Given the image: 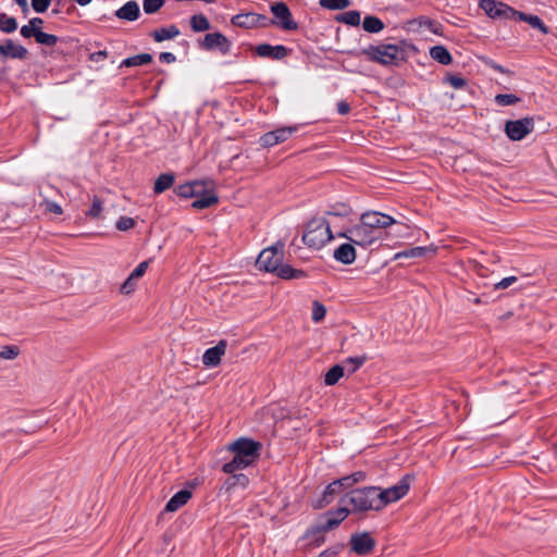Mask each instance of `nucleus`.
Wrapping results in <instances>:
<instances>
[{
	"instance_id": "obj_1",
	"label": "nucleus",
	"mask_w": 557,
	"mask_h": 557,
	"mask_svg": "<svg viewBox=\"0 0 557 557\" xmlns=\"http://www.w3.org/2000/svg\"><path fill=\"white\" fill-rule=\"evenodd\" d=\"M283 261V245L278 248L272 246L263 249L257 259V267L259 270L275 273L278 277L284 280L301 278L306 276L302 270L293 269L288 264H282Z\"/></svg>"
},
{
	"instance_id": "obj_2",
	"label": "nucleus",
	"mask_w": 557,
	"mask_h": 557,
	"mask_svg": "<svg viewBox=\"0 0 557 557\" xmlns=\"http://www.w3.org/2000/svg\"><path fill=\"white\" fill-rule=\"evenodd\" d=\"M342 502H346L351 506V508H349L351 513L380 511L385 508V503L382 502L379 495V486H366L351 490L345 495Z\"/></svg>"
},
{
	"instance_id": "obj_3",
	"label": "nucleus",
	"mask_w": 557,
	"mask_h": 557,
	"mask_svg": "<svg viewBox=\"0 0 557 557\" xmlns=\"http://www.w3.org/2000/svg\"><path fill=\"white\" fill-rule=\"evenodd\" d=\"M331 226V220H326L324 218L311 219L307 224L305 234L302 235L304 243L311 248H322L336 236L333 235Z\"/></svg>"
},
{
	"instance_id": "obj_4",
	"label": "nucleus",
	"mask_w": 557,
	"mask_h": 557,
	"mask_svg": "<svg viewBox=\"0 0 557 557\" xmlns=\"http://www.w3.org/2000/svg\"><path fill=\"white\" fill-rule=\"evenodd\" d=\"M370 60L382 65H398L405 61V50L392 44L370 46L362 51Z\"/></svg>"
},
{
	"instance_id": "obj_5",
	"label": "nucleus",
	"mask_w": 557,
	"mask_h": 557,
	"mask_svg": "<svg viewBox=\"0 0 557 557\" xmlns=\"http://www.w3.org/2000/svg\"><path fill=\"white\" fill-rule=\"evenodd\" d=\"M337 237L346 238L355 245L366 247L372 245L374 242L380 239L376 231L371 228L364 220L360 216V221L355 226H351L345 231L338 232Z\"/></svg>"
},
{
	"instance_id": "obj_6",
	"label": "nucleus",
	"mask_w": 557,
	"mask_h": 557,
	"mask_svg": "<svg viewBox=\"0 0 557 557\" xmlns=\"http://www.w3.org/2000/svg\"><path fill=\"white\" fill-rule=\"evenodd\" d=\"M227 450L247 460L251 466L256 465L261 456L262 443L249 437H238L227 445Z\"/></svg>"
},
{
	"instance_id": "obj_7",
	"label": "nucleus",
	"mask_w": 557,
	"mask_h": 557,
	"mask_svg": "<svg viewBox=\"0 0 557 557\" xmlns=\"http://www.w3.org/2000/svg\"><path fill=\"white\" fill-rule=\"evenodd\" d=\"M270 10L274 15L271 24L284 29V30H296L298 29V23L293 18L292 12L284 2H275L271 4Z\"/></svg>"
},
{
	"instance_id": "obj_8",
	"label": "nucleus",
	"mask_w": 557,
	"mask_h": 557,
	"mask_svg": "<svg viewBox=\"0 0 557 557\" xmlns=\"http://www.w3.org/2000/svg\"><path fill=\"white\" fill-rule=\"evenodd\" d=\"M534 129V122L530 117L507 121L505 133L511 140H521Z\"/></svg>"
},
{
	"instance_id": "obj_9",
	"label": "nucleus",
	"mask_w": 557,
	"mask_h": 557,
	"mask_svg": "<svg viewBox=\"0 0 557 557\" xmlns=\"http://www.w3.org/2000/svg\"><path fill=\"white\" fill-rule=\"evenodd\" d=\"M410 487V478L408 475H405L401 478V480L387 488H381L379 487V495L382 498V502L385 503V507L394 502L399 500L403 498L409 491Z\"/></svg>"
},
{
	"instance_id": "obj_10",
	"label": "nucleus",
	"mask_w": 557,
	"mask_h": 557,
	"mask_svg": "<svg viewBox=\"0 0 557 557\" xmlns=\"http://www.w3.org/2000/svg\"><path fill=\"white\" fill-rule=\"evenodd\" d=\"M480 8L486 13V15L493 18H511L517 14V11L509 5L495 0H481Z\"/></svg>"
},
{
	"instance_id": "obj_11",
	"label": "nucleus",
	"mask_w": 557,
	"mask_h": 557,
	"mask_svg": "<svg viewBox=\"0 0 557 557\" xmlns=\"http://www.w3.org/2000/svg\"><path fill=\"white\" fill-rule=\"evenodd\" d=\"M351 550L359 555L366 556L372 553L375 547V541L369 532L355 533L349 541Z\"/></svg>"
},
{
	"instance_id": "obj_12",
	"label": "nucleus",
	"mask_w": 557,
	"mask_h": 557,
	"mask_svg": "<svg viewBox=\"0 0 557 557\" xmlns=\"http://www.w3.org/2000/svg\"><path fill=\"white\" fill-rule=\"evenodd\" d=\"M362 220L381 237V231L396 223V220L387 214L369 211L361 214Z\"/></svg>"
},
{
	"instance_id": "obj_13",
	"label": "nucleus",
	"mask_w": 557,
	"mask_h": 557,
	"mask_svg": "<svg viewBox=\"0 0 557 557\" xmlns=\"http://www.w3.org/2000/svg\"><path fill=\"white\" fill-rule=\"evenodd\" d=\"M211 188L213 186L212 181H195L182 184L175 188V193L183 198H190L195 196H200V194L206 189V187Z\"/></svg>"
},
{
	"instance_id": "obj_14",
	"label": "nucleus",
	"mask_w": 557,
	"mask_h": 557,
	"mask_svg": "<svg viewBox=\"0 0 557 557\" xmlns=\"http://www.w3.org/2000/svg\"><path fill=\"white\" fill-rule=\"evenodd\" d=\"M206 50L220 49L223 53L230 51L231 44L228 39L221 33L207 34L201 44Z\"/></svg>"
},
{
	"instance_id": "obj_15",
	"label": "nucleus",
	"mask_w": 557,
	"mask_h": 557,
	"mask_svg": "<svg viewBox=\"0 0 557 557\" xmlns=\"http://www.w3.org/2000/svg\"><path fill=\"white\" fill-rule=\"evenodd\" d=\"M148 261L140 262L121 285L120 292L124 295L132 294L136 288V282L146 273L148 269Z\"/></svg>"
},
{
	"instance_id": "obj_16",
	"label": "nucleus",
	"mask_w": 557,
	"mask_h": 557,
	"mask_svg": "<svg viewBox=\"0 0 557 557\" xmlns=\"http://www.w3.org/2000/svg\"><path fill=\"white\" fill-rule=\"evenodd\" d=\"M256 53L261 58L282 60L288 54V49L283 45L271 46L269 44H261L256 47Z\"/></svg>"
},
{
	"instance_id": "obj_17",
	"label": "nucleus",
	"mask_w": 557,
	"mask_h": 557,
	"mask_svg": "<svg viewBox=\"0 0 557 557\" xmlns=\"http://www.w3.org/2000/svg\"><path fill=\"white\" fill-rule=\"evenodd\" d=\"M226 351V342L220 341L214 347L207 349L202 356V362L206 367H216L221 362L222 356Z\"/></svg>"
},
{
	"instance_id": "obj_18",
	"label": "nucleus",
	"mask_w": 557,
	"mask_h": 557,
	"mask_svg": "<svg viewBox=\"0 0 557 557\" xmlns=\"http://www.w3.org/2000/svg\"><path fill=\"white\" fill-rule=\"evenodd\" d=\"M27 55V50L21 45L14 44L11 39H7L0 45V60L2 58H12L23 60Z\"/></svg>"
},
{
	"instance_id": "obj_19",
	"label": "nucleus",
	"mask_w": 557,
	"mask_h": 557,
	"mask_svg": "<svg viewBox=\"0 0 557 557\" xmlns=\"http://www.w3.org/2000/svg\"><path fill=\"white\" fill-rule=\"evenodd\" d=\"M265 20V16L257 13H240L232 17V24L243 28H252Z\"/></svg>"
},
{
	"instance_id": "obj_20",
	"label": "nucleus",
	"mask_w": 557,
	"mask_h": 557,
	"mask_svg": "<svg viewBox=\"0 0 557 557\" xmlns=\"http://www.w3.org/2000/svg\"><path fill=\"white\" fill-rule=\"evenodd\" d=\"M354 243H345L334 250V258L343 264H351L357 257Z\"/></svg>"
},
{
	"instance_id": "obj_21",
	"label": "nucleus",
	"mask_w": 557,
	"mask_h": 557,
	"mask_svg": "<svg viewBox=\"0 0 557 557\" xmlns=\"http://www.w3.org/2000/svg\"><path fill=\"white\" fill-rule=\"evenodd\" d=\"M193 493L189 490H181L176 492L166 503L164 510L174 512L182 508L191 498Z\"/></svg>"
},
{
	"instance_id": "obj_22",
	"label": "nucleus",
	"mask_w": 557,
	"mask_h": 557,
	"mask_svg": "<svg viewBox=\"0 0 557 557\" xmlns=\"http://www.w3.org/2000/svg\"><path fill=\"white\" fill-rule=\"evenodd\" d=\"M214 185L206 189L200 194V196H195V200L191 203V207L198 210L209 208L218 202V196L213 193Z\"/></svg>"
},
{
	"instance_id": "obj_23",
	"label": "nucleus",
	"mask_w": 557,
	"mask_h": 557,
	"mask_svg": "<svg viewBox=\"0 0 557 557\" xmlns=\"http://www.w3.org/2000/svg\"><path fill=\"white\" fill-rule=\"evenodd\" d=\"M339 525V520H332L326 515L321 519V521L310 531L307 532L309 534H323L331 530H334ZM318 545L324 542V536L321 535V539L317 541Z\"/></svg>"
},
{
	"instance_id": "obj_24",
	"label": "nucleus",
	"mask_w": 557,
	"mask_h": 557,
	"mask_svg": "<svg viewBox=\"0 0 557 557\" xmlns=\"http://www.w3.org/2000/svg\"><path fill=\"white\" fill-rule=\"evenodd\" d=\"M435 250L436 249L433 246L413 247V248L397 252L394 258L396 260L401 259V258H428L430 256H433L435 253Z\"/></svg>"
},
{
	"instance_id": "obj_25",
	"label": "nucleus",
	"mask_w": 557,
	"mask_h": 557,
	"mask_svg": "<svg viewBox=\"0 0 557 557\" xmlns=\"http://www.w3.org/2000/svg\"><path fill=\"white\" fill-rule=\"evenodd\" d=\"M140 10L136 1H128L121 7L116 12V17L126 21H136L139 17Z\"/></svg>"
},
{
	"instance_id": "obj_26",
	"label": "nucleus",
	"mask_w": 557,
	"mask_h": 557,
	"mask_svg": "<svg viewBox=\"0 0 557 557\" xmlns=\"http://www.w3.org/2000/svg\"><path fill=\"white\" fill-rule=\"evenodd\" d=\"M181 34L180 29L175 25H170L168 27H162L156 29L151 33L152 38L157 42H161L164 40L173 39Z\"/></svg>"
},
{
	"instance_id": "obj_27",
	"label": "nucleus",
	"mask_w": 557,
	"mask_h": 557,
	"mask_svg": "<svg viewBox=\"0 0 557 557\" xmlns=\"http://www.w3.org/2000/svg\"><path fill=\"white\" fill-rule=\"evenodd\" d=\"M231 474L232 475L225 480L224 485H223V487L225 488L226 492H230L237 486H240L243 488H246L248 486L249 479L246 474L236 473V472L231 473Z\"/></svg>"
},
{
	"instance_id": "obj_28",
	"label": "nucleus",
	"mask_w": 557,
	"mask_h": 557,
	"mask_svg": "<svg viewBox=\"0 0 557 557\" xmlns=\"http://www.w3.org/2000/svg\"><path fill=\"white\" fill-rule=\"evenodd\" d=\"M248 467H251V465L247 460L243 459L242 457H239L237 455H234L232 460H230L228 462L223 465L222 471L224 473H235V472H237L239 470H244Z\"/></svg>"
},
{
	"instance_id": "obj_29",
	"label": "nucleus",
	"mask_w": 557,
	"mask_h": 557,
	"mask_svg": "<svg viewBox=\"0 0 557 557\" xmlns=\"http://www.w3.org/2000/svg\"><path fill=\"white\" fill-rule=\"evenodd\" d=\"M341 481L334 480L331 482L324 490L321 498V506L330 504L335 495H338L343 492V487H341Z\"/></svg>"
},
{
	"instance_id": "obj_30",
	"label": "nucleus",
	"mask_w": 557,
	"mask_h": 557,
	"mask_svg": "<svg viewBox=\"0 0 557 557\" xmlns=\"http://www.w3.org/2000/svg\"><path fill=\"white\" fill-rule=\"evenodd\" d=\"M430 55L433 60L443 65L450 64L453 58L449 51L444 46H434L430 49Z\"/></svg>"
},
{
	"instance_id": "obj_31",
	"label": "nucleus",
	"mask_w": 557,
	"mask_h": 557,
	"mask_svg": "<svg viewBox=\"0 0 557 557\" xmlns=\"http://www.w3.org/2000/svg\"><path fill=\"white\" fill-rule=\"evenodd\" d=\"M351 208L344 203V202H337L334 205H331L329 209L325 211V214L327 216H334V218H347L351 214Z\"/></svg>"
},
{
	"instance_id": "obj_32",
	"label": "nucleus",
	"mask_w": 557,
	"mask_h": 557,
	"mask_svg": "<svg viewBox=\"0 0 557 557\" xmlns=\"http://www.w3.org/2000/svg\"><path fill=\"white\" fill-rule=\"evenodd\" d=\"M520 21L527 22L534 28H537L542 34H548L547 26L541 21V18L536 15H529L522 12H518L516 14Z\"/></svg>"
},
{
	"instance_id": "obj_33",
	"label": "nucleus",
	"mask_w": 557,
	"mask_h": 557,
	"mask_svg": "<svg viewBox=\"0 0 557 557\" xmlns=\"http://www.w3.org/2000/svg\"><path fill=\"white\" fill-rule=\"evenodd\" d=\"M174 174L163 173L154 182L153 190L156 194H161L169 189L174 183Z\"/></svg>"
},
{
	"instance_id": "obj_34",
	"label": "nucleus",
	"mask_w": 557,
	"mask_h": 557,
	"mask_svg": "<svg viewBox=\"0 0 557 557\" xmlns=\"http://www.w3.org/2000/svg\"><path fill=\"white\" fill-rule=\"evenodd\" d=\"M151 62H152V55L151 54H149V53H140V54H137V55H134V57H129V58L123 60L120 66L121 67L122 66H127V67L140 66V65L149 64Z\"/></svg>"
},
{
	"instance_id": "obj_35",
	"label": "nucleus",
	"mask_w": 557,
	"mask_h": 557,
	"mask_svg": "<svg viewBox=\"0 0 557 557\" xmlns=\"http://www.w3.org/2000/svg\"><path fill=\"white\" fill-rule=\"evenodd\" d=\"M190 27L194 32L200 33L209 30L211 25L203 14H195L190 17Z\"/></svg>"
},
{
	"instance_id": "obj_36",
	"label": "nucleus",
	"mask_w": 557,
	"mask_h": 557,
	"mask_svg": "<svg viewBox=\"0 0 557 557\" xmlns=\"http://www.w3.org/2000/svg\"><path fill=\"white\" fill-rule=\"evenodd\" d=\"M362 27L368 33H379L384 28V24L376 16L369 15L363 18Z\"/></svg>"
},
{
	"instance_id": "obj_37",
	"label": "nucleus",
	"mask_w": 557,
	"mask_h": 557,
	"mask_svg": "<svg viewBox=\"0 0 557 557\" xmlns=\"http://www.w3.org/2000/svg\"><path fill=\"white\" fill-rule=\"evenodd\" d=\"M412 25H418L420 28H426L430 32L434 34H441L440 28L441 24L437 22L426 17V16H420L411 22Z\"/></svg>"
},
{
	"instance_id": "obj_38",
	"label": "nucleus",
	"mask_w": 557,
	"mask_h": 557,
	"mask_svg": "<svg viewBox=\"0 0 557 557\" xmlns=\"http://www.w3.org/2000/svg\"><path fill=\"white\" fill-rule=\"evenodd\" d=\"M344 375L343 367L336 364L332 367L324 376V382L326 385L331 386L338 382V380Z\"/></svg>"
},
{
	"instance_id": "obj_39",
	"label": "nucleus",
	"mask_w": 557,
	"mask_h": 557,
	"mask_svg": "<svg viewBox=\"0 0 557 557\" xmlns=\"http://www.w3.org/2000/svg\"><path fill=\"white\" fill-rule=\"evenodd\" d=\"M21 354V349L16 345H5L0 347V359L2 360H14Z\"/></svg>"
},
{
	"instance_id": "obj_40",
	"label": "nucleus",
	"mask_w": 557,
	"mask_h": 557,
	"mask_svg": "<svg viewBox=\"0 0 557 557\" xmlns=\"http://www.w3.org/2000/svg\"><path fill=\"white\" fill-rule=\"evenodd\" d=\"M17 22L14 17L8 16L7 14H0V29L3 33L10 34L16 30Z\"/></svg>"
},
{
	"instance_id": "obj_41",
	"label": "nucleus",
	"mask_w": 557,
	"mask_h": 557,
	"mask_svg": "<svg viewBox=\"0 0 557 557\" xmlns=\"http://www.w3.org/2000/svg\"><path fill=\"white\" fill-rule=\"evenodd\" d=\"M360 12L359 11H347L342 13L337 20L351 26H358L360 24Z\"/></svg>"
},
{
	"instance_id": "obj_42",
	"label": "nucleus",
	"mask_w": 557,
	"mask_h": 557,
	"mask_svg": "<svg viewBox=\"0 0 557 557\" xmlns=\"http://www.w3.org/2000/svg\"><path fill=\"white\" fill-rule=\"evenodd\" d=\"M319 3L329 10H344L350 5L349 0H319Z\"/></svg>"
},
{
	"instance_id": "obj_43",
	"label": "nucleus",
	"mask_w": 557,
	"mask_h": 557,
	"mask_svg": "<svg viewBox=\"0 0 557 557\" xmlns=\"http://www.w3.org/2000/svg\"><path fill=\"white\" fill-rule=\"evenodd\" d=\"M35 40L40 45L52 47L59 41V38L55 35L47 34L39 29Z\"/></svg>"
},
{
	"instance_id": "obj_44",
	"label": "nucleus",
	"mask_w": 557,
	"mask_h": 557,
	"mask_svg": "<svg viewBox=\"0 0 557 557\" xmlns=\"http://www.w3.org/2000/svg\"><path fill=\"white\" fill-rule=\"evenodd\" d=\"M164 5V0H144L143 8L145 13L153 14Z\"/></svg>"
},
{
	"instance_id": "obj_45",
	"label": "nucleus",
	"mask_w": 557,
	"mask_h": 557,
	"mask_svg": "<svg viewBox=\"0 0 557 557\" xmlns=\"http://www.w3.org/2000/svg\"><path fill=\"white\" fill-rule=\"evenodd\" d=\"M350 513L349 508L347 507H339L335 510H329L325 515L331 518L332 520H339V524L342 521H344L348 515Z\"/></svg>"
},
{
	"instance_id": "obj_46",
	"label": "nucleus",
	"mask_w": 557,
	"mask_h": 557,
	"mask_svg": "<svg viewBox=\"0 0 557 557\" xmlns=\"http://www.w3.org/2000/svg\"><path fill=\"white\" fill-rule=\"evenodd\" d=\"M102 212V201L98 197H94L90 209L87 211V216L91 219H99Z\"/></svg>"
},
{
	"instance_id": "obj_47",
	"label": "nucleus",
	"mask_w": 557,
	"mask_h": 557,
	"mask_svg": "<svg viewBox=\"0 0 557 557\" xmlns=\"http://www.w3.org/2000/svg\"><path fill=\"white\" fill-rule=\"evenodd\" d=\"M495 101L497 104L506 107L517 103L519 99L511 94H498L495 96Z\"/></svg>"
},
{
	"instance_id": "obj_48",
	"label": "nucleus",
	"mask_w": 557,
	"mask_h": 557,
	"mask_svg": "<svg viewBox=\"0 0 557 557\" xmlns=\"http://www.w3.org/2000/svg\"><path fill=\"white\" fill-rule=\"evenodd\" d=\"M325 313H326L325 307L319 301H313L312 320L314 322H320L324 319Z\"/></svg>"
},
{
	"instance_id": "obj_49",
	"label": "nucleus",
	"mask_w": 557,
	"mask_h": 557,
	"mask_svg": "<svg viewBox=\"0 0 557 557\" xmlns=\"http://www.w3.org/2000/svg\"><path fill=\"white\" fill-rule=\"evenodd\" d=\"M136 222L133 218L121 216L116 222V228L119 231L125 232L132 230L135 226Z\"/></svg>"
},
{
	"instance_id": "obj_50",
	"label": "nucleus",
	"mask_w": 557,
	"mask_h": 557,
	"mask_svg": "<svg viewBox=\"0 0 557 557\" xmlns=\"http://www.w3.org/2000/svg\"><path fill=\"white\" fill-rule=\"evenodd\" d=\"M445 82L455 89H461L467 85L466 79L457 75H447Z\"/></svg>"
},
{
	"instance_id": "obj_51",
	"label": "nucleus",
	"mask_w": 557,
	"mask_h": 557,
	"mask_svg": "<svg viewBox=\"0 0 557 557\" xmlns=\"http://www.w3.org/2000/svg\"><path fill=\"white\" fill-rule=\"evenodd\" d=\"M294 131H296L295 127H282V128L272 131V133H273V135H275V137H277V143H282V141H285L286 139H288Z\"/></svg>"
},
{
	"instance_id": "obj_52",
	"label": "nucleus",
	"mask_w": 557,
	"mask_h": 557,
	"mask_svg": "<svg viewBox=\"0 0 557 557\" xmlns=\"http://www.w3.org/2000/svg\"><path fill=\"white\" fill-rule=\"evenodd\" d=\"M40 206H44L47 211L54 214H62L63 212L60 205L48 199H45Z\"/></svg>"
},
{
	"instance_id": "obj_53",
	"label": "nucleus",
	"mask_w": 557,
	"mask_h": 557,
	"mask_svg": "<svg viewBox=\"0 0 557 557\" xmlns=\"http://www.w3.org/2000/svg\"><path fill=\"white\" fill-rule=\"evenodd\" d=\"M50 3L51 0H32V7L38 13L46 12Z\"/></svg>"
},
{
	"instance_id": "obj_54",
	"label": "nucleus",
	"mask_w": 557,
	"mask_h": 557,
	"mask_svg": "<svg viewBox=\"0 0 557 557\" xmlns=\"http://www.w3.org/2000/svg\"><path fill=\"white\" fill-rule=\"evenodd\" d=\"M39 32V28H35L34 26H32L30 23L22 26L21 28V35L24 37V38H30V37H34L36 39V36H37V33Z\"/></svg>"
},
{
	"instance_id": "obj_55",
	"label": "nucleus",
	"mask_w": 557,
	"mask_h": 557,
	"mask_svg": "<svg viewBox=\"0 0 557 557\" xmlns=\"http://www.w3.org/2000/svg\"><path fill=\"white\" fill-rule=\"evenodd\" d=\"M260 140H261L262 146H264V147H272V146H275L278 144L277 137H275V135H273L272 132L264 134Z\"/></svg>"
},
{
	"instance_id": "obj_56",
	"label": "nucleus",
	"mask_w": 557,
	"mask_h": 557,
	"mask_svg": "<svg viewBox=\"0 0 557 557\" xmlns=\"http://www.w3.org/2000/svg\"><path fill=\"white\" fill-rule=\"evenodd\" d=\"M516 282H517L516 276H508V277L503 278L498 283H496L495 288L496 289H506Z\"/></svg>"
},
{
	"instance_id": "obj_57",
	"label": "nucleus",
	"mask_w": 557,
	"mask_h": 557,
	"mask_svg": "<svg viewBox=\"0 0 557 557\" xmlns=\"http://www.w3.org/2000/svg\"><path fill=\"white\" fill-rule=\"evenodd\" d=\"M342 548H343V545L339 544L334 547L324 549L319 555H320V557H335L341 552Z\"/></svg>"
},
{
	"instance_id": "obj_58",
	"label": "nucleus",
	"mask_w": 557,
	"mask_h": 557,
	"mask_svg": "<svg viewBox=\"0 0 557 557\" xmlns=\"http://www.w3.org/2000/svg\"><path fill=\"white\" fill-rule=\"evenodd\" d=\"M350 478V482L355 485L359 482L364 481L366 479V472L363 471H356L348 475Z\"/></svg>"
},
{
	"instance_id": "obj_59",
	"label": "nucleus",
	"mask_w": 557,
	"mask_h": 557,
	"mask_svg": "<svg viewBox=\"0 0 557 557\" xmlns=\"http://www.w3.org/2000/svg\"><path fill=\"white\" fill-rule=\"evenodd\" d=\"M108 55L106 50L97 51L90 54L89 59L94 62H99L103 59H106Z\"/></svg>"
},
{
	"instance_id": "obj_60",
	"label": "nucleus",
	"mask_w": 557,
	"mask_h": 557,
	"mask_svg": "<svg viewBox=\"0 0 557 557\" xmlns=\"http://www.w3.org/2000/svg\"><path fill=\"white\" fill-rule=\"evenodd\" d=\"M159 58L162 62L166 63H173L176 60L175 55L171 52H162Z\"/></svg>"
},
{
	"instance_id": "obj_61",
	"label": "nucleus",
	"mask_w": 557,
	"mask_h": 557,
	"mask_svg": "<svg viewBox=\"0 0 557 557\" xmlns=\"http://www.w3.org/2000/svg\"><path fill=\"white\" fill-rule=\"evenodd\" d=\"M350 110V107L347 102L345 101H341L338 102L337 104V111L339 114L344 115V114H347Z\"/></svg>"
},
{
	"instance_id": "obj_62",
	"label": "nucleus",
	"mask_w": 557,
	"mask_h": 557,
	"mask_svg": "<svg viewBox=\"0 0 557 557\" xmlns=\"http://www.w3.org/2000/svg\"><path fill=\"white\" fill-rule=\"evenodd\" d=\"M338 481H341V487H343V491L346 490V488H349L351 486H354V484L350 482V478L348 475H345L341 479H337Z\"/></svg>"
},
{
	"instance_id": "obj_63",
	"label": "nucleus",
	"mask_w": 557,
	"mask_h": 557,
	"mask_svg": "<svg viewBox=\"0 0 557 557\" xmlns=\"http://www.w3.org/2000/svg\"><path fill=\"white\" fill-rule=\"evenodd\" d=\"M28 23H30L32 26H34L35 28L40 29V26L42 25L44 21L39 17H33Z\"/></svg>"
},
{
	"instance_id": "obj_64",
	"label": "nucleus",
	"mask_w": 557,
	"mask_h": 557,
	"mask_svg": "<svg viewBox=\"0 0 557 557\" xmlns=\"http://www.w3.org/2000/svg\"><path fill=\"white\" fill-rule=\"evenodd\" d=\"M16 2V4L24 11L26 12L28 10V4H27V0H14Z\"/></svg>"
}]
</instances>
